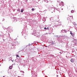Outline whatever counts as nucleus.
Here are the masks:
<instances>
[{"label":"nucleus","mask_w":77,"mask_h":77,"mask_svg":"<svg viewBox=\"0 0 77 77\" xmlns=\"http://www.w3.org/2000/svg\"><path fill=\"white\" fill-rule=\"evenodd\" d=\"M32 11H34V8H32Z\"/></svg>","instance_id":"nucleus-30"},{"label":"nucleus","mask_w":77,"mask_h":77,"mask_svg":"<svg viewBox=\"0 0 77 77\" xmlns=\"http://www.w3.org/2000/svg\"><path fill=\"white\" fill-rule=\"evenodd\" d=\"M0 35L1 36L3 37V41H5V39H3V35H1V34H0Z\"/></svg>","instance_id":"nucleus-17"},{"label":"nucleus","mask_w":77,"mask_h":77,"mask_svg":"<svg viewBox=\"0 0 77 77\" xmlns=\"http://www.w3.org/2000/svg\"><path fill=\"white\" fill-rule=\"evenodd\" d=\"M56 48V49H57V50H59L60 51H62V50L60 49L57 48Z\"/></svg>","instance_id":"nucleus-12"},{"label":"nucleus","mask_w":77,"mask_h":77,"mask_svg":"<svg viewBox=\"0 0 77 77\" xmlns=\"http://www.w3.org/2000/svg\"><path fill=\"white\" fill-rule=\"evenodd\" d=\"M60 3V6H64V3L63 2H61Z\"/></svg>","instance_id":"nucleus-4"},{"label":"nucleus","mask_w":77,"mask_h":77,"mask_svg":"<svg viewBox=\"0 0 77 77\" xmlns=\"http://www.w3.org/2000/svg\"><path fill=\"white\" fill-rule=\"evenodd\" d=\"M4 20H5V19H3L2 20V21H3Z\"/></svg>","instance_id":"nucleus-33"},{"label":"nucleus","mask_w":77,"mask_h":77,"mask_svg":"<svg viewBox=\"0 0 77 77\" xmlns=\"http://www.w3.org/2000/svg\"><path fill=\"white\" fill-rule=\"evenodd\" d=\"M72 31H70V34L71 35H72V36H73V37H74V35H75L74 34V33H72Z\"/></svg>","instance_id":"nucleus-9"},{"label":"nucleus","mask_w":77,"mask_h":77,"mask_svg":"<svg viewBox=\"0 0 77 77\" xmlns=\"http://www.w3.org/2000/svg\"><path fill=\"white\" fill-rule=\"evenodd\" d=\"M3 28L4 30H6V29L8 31H9V32H11L13 31V29H12V28L11 26H9L7 28H6L5 27H3Z\"/></svg>","instance_id":"nucleus-2"},{"label":"nucleus","mask_w":77,"mask_h":77,"mask_svg":"<svg viewBox=\"0 0 77 77\" xmlns=\"http://www.w3.org/2000/svg\"><path fill=\"white\" fill-rule=\"evenodd\" d=\"M5 11H3L1 13V15H2V17H3L4 16V15H5Z\"/></svg>","instance_id":"nucleus-11"},{"label":"nucleus","mask_w":77,"mask_h":77,"mask_svg":"<svg viewBox=\"0 0 77 77\" xmlns=\"http://www.w3.org/2000/svg\"><path fill=\"white\" fill-rule=\"evenodd\" d=\"M72 18H73V17L72 16Z\"/></svg>","instance_id":"nucleus-47"},{"label":"nucleus","mask_w":77,"mask_h":77,"mask_svg":"<svg viewBox=\"0 0 77 77\" xmlns=\"http://www.w3.org/2000/svg\"><path fill=\"white\" fill-rule=\"evenodd\" d=\"M13 60H12V62H14V61H13Z\"/></svg>","instance_id":"nucleus-44"},{"label":"nucleus","mask_w":77,"mask_h":77,"mask_svg":"<svg viewBox=\"0 0 77 77\" xmlns=\"http://www.w3.org/2000/svg\"><path fill=\"white\" fill-rule=\"evenodd\" d=\"M51 42V44L52 45H53V44H54V42H53V41H52Z\"/></svg>","instance_id":"nucleus-21"},{"label":"nucleus","mask_w":77,"mask_h":77,"mask_svg":"<svg viewBox=\"0 0 77 77\" xmlns=\"http://www.w3.org/2000/svg\"><path fill=\"white\" fill-rule=\"evenodd\" d=\"M60 25H59V24H58V25H56V24H55L54 25V27H57L58 26H60Z\"/></svg>","instance_id":"nucleus-13"},{"label":"nucleus","mask_w":77,"mask_h":77,"mask_svg":"<svg viewBox=\"0 0 77 77\" xmlns=\"http://www.w3.org/2000/svg\"><path fill=\"white\" fill-rule=\"evenodd\" d=\"M66 57H67V56H66Z\"/></svg>","instance_id":"nucleus-42"},{"label":"nucleus","mask_w":77,"mask_h":77,"mask_svg":"<svg viewBox=\"0 0 77 77\" xmlns=\"http://www.w3.org/2000/svg\"><path fill=\"white\" fill-rule=\"evenodd\" d=\"M26 30H24L22 32V35H24L25 34H26Z\"/></svg>","instance_id":"nucleus-5"},{"label":"nucleus","mask_w":77,"mask_h":77,"mask_svg":"<svg viewBox=\"0 0 77 77\" xmlns=\"http://www.w3.org/2000/svg\"><path fill=\"white\" fill-rule=\"evenodd\" d=\"M18 77H20V76H18Z\"/></svg>","instance_id":"nucleus-46"},{"label":"nucleus","mask_w":77,"mask_h":77,"mask_svg":"<svg viewBox=\"0 0 77 77\" xmlns=\"http://www.w3.org/2000/svg\"><path fill=\"white\" fill-rule=\"evenodd\" d=\"M30 54H28V58H29V57H30Z\"/></svg>","instance_id":"nucleus-23"},{"label":"nucleus","mask_w":77,"mask_h":77,"mask_svg":"<svg viewBox=\"0 0 77 77\" xmlns=\"http://www.w3.org/2000/svg\"><path fill=\"white\" fill-rule=\"evenodd\" d=\"M3 77H5V76H3Z\"/></svg>","instance_id":"nucleus-43"},{"label":"nucleus","mask_w":77,"mask_h":77,"mask_svg":"<svg viewBox=\"0 0 77 77\" xmlns=\"http://www.w3.org/2000/svg\"><path fill=\"white\" fill-rule=\"evenodd\" d=\"M63 36H59L57 39V41H60V38H63Z\"/></svg>","instance_id":"nucleus-8"},{"label":"nucleus","mask_w":77,"mask_h":77,"mask_svg":"<svg viewBox=\"0 0 77 77\" xmlns=\"http://www.w3.org/2000/svg\"><path fill=\"white\" fill-rule=\"evenodd\" d=\"M57 77H59V75H57Z\"/></svg>","instance_id":"nucleus-36"},{"label":"nucleus","mask_w":77,"mask_h":77,"mask_svg":"<svg viewBox=\"0 0 77 77\" xmlns=\"http://www.w3.org/2000/svg\"><path fill=\"white\" fill-rule=\"evenodd\" d=\"M60 10L61 9V10L62 11V10H63V8H60Z\"/></svg>","instance_id":"nucleus-32"},{"label":"nucleus","mask_w":77,"mask_h":77,"mask_svg":"<svg viewBox=\"0 0 77 77\" xmlns=\"http://www.w3.org/2000/svg\"><path fill=\"white\" fill-rule=\"evenodd\" d=\"M73 25H75V26H76V25H77V24H76V23H75V22H74L73 23Z\"/></svg>","instance_id":"nucleus-16"},{"label":"nucleus","mask_w":77,"mask_h":77,"mask_svg":"<svg viewBox=\"0 0 77 77\" xmlns=\"http://www.w3.org/2000/svg\"><path fill=\"white\" fill-rule=\"evenodd\" d=\"M74 56L75 57V55H74Z\"/></svg>","instance_id":"nucleus-41"},{"label":"nucleus","mask_w":77,"mask_h":77,"mask_svg":"<svg viewBox=\"0 0 77 77\" xmlns=\"http://www.w3.org/2000/svg\"><path fill=\"white\" fill-rule=\"evenodd\" d=\"M20 72H23V73H24V71H20Z\"/></svg>","instance_id":"nucleus-29"},{"label":"nucleus","mask_w":77,"mask_h":77,"mask_svg":"<svg viewBox=\"0 0 77 77\" xmlns=\"http://www.w3.org/2000/svg\"><path fill=\"white\" fill-rule=\"evenodd\" d=\"M70 62H71L72 63H74V59H71L70 60Z\"/></svg>","instance_id":"nucleus-10"},{"label":"nucleus","mask_w":77,"mask_h":77,"mask_svg":"<svg viewBox=\"0 0 77 77\" xmlns=\"http://www.w3.org/2000/svg\"><path fill=\"white\" fill-rule=\"evenodd\" d=\"M49 27H47L46 28V29H47V30H49L50 29H49Z\"/></svg>","instance_id":"nucleus-26"},{"label":"nucleus","mask_w":77,"mask_h":77,"mask_svg":"<svg viewBox=\"0 0 77 77\" xmlns=\"http://www.w3.org/2000/svg\"><path fill=\"white\" fill-rule=\"evenodd\" d=\"M74 11L73 10H72L71 11V13H74Z\"/></svg>","instance_id":"nucleus-18"},{"label":"nucleus","mask_w":77,"mask_h":77,"mask_svg":"<svg viewBox=\"0 0 77 77\" xmlns=\"http://www.w3.org/2000/svg\"><path fill=\"white\" fill-rule=\"evenodd\" d=\"M1 33H2V32H1Z\"/></svg>","instance_id":"nucleus-50"},{"label":"nucleus","mask_w":77,"mask_h":77,"mask_svg":"<svg viewBox=\"0 0 77 77\" xmlns=\"http://www.w3.org/2000/svg\"><path fill=\"white\" fill-rule=\"evenodd\" d=\"M48 33H46V34H47Z\"/></svg>","instance_id":"nucleus-49"},{"label":"nucleus","mask_w":77,"mask_h":77,"mask_svg":"<svg viewBox=\"0 0 77 77\" xmlns=\"http://www.w3.org/2000/svg\"><path fill=\"white\" fill-rule=\"evenodd\" d=\"M23 11H24V10L22 9L21 10V12H23Z\"/></svg>","instance_id":"nucleus-25"},{"label":"nucleus","mask_w":77,"mask_h":77,"mask_svg":"<svg viewBox=\"0 0 77 77\" xmlns=\"http://www.w3.org/2000/svg\"><path fill=\"white\" fill-rule=\"evenodd\" d=\"M75 29H76V30H77V27H75Z\"/></svg>","instance_id":"nucleus-31"},{"label":"nucleus","mask_w":77,"mask_h":77,"mask_svg":"<svg viewBox=\"0 0 77 77\" xmlns=\"http://www.w3.org/2000/svg\"><path fill=\"white\" fill-rule=\"evenodd\" d=\"M23 75H24V74H23Z\"/></svg>","instance_id":"nucleus-48"},{"label":"nucleus","mask_w":77,"mask_h":77,"mask_svg":"<svg viewBox=\"0 0 77 77\" xmlns=\"http://www.w3.org/2000/svg\"><path fill=\"white\" fill-rule=\"evenodd\" d=\"M44 29H47V28H46V27H45L44 28Z\"/></svg>","instance_id":"nucleus-34"},{"label":"nucleus","mask_w":77,"mask_h":77,"mask_svg":"<svg viewBox=\"0 0 77 77\" xmlns=\"http://www.w3.org/2000/svg\"><path fill=\"white\" fill-rule=\"evenodd\" d=\"M18 44V42H14L12 43L11 44V45L13 46V47H14V46H16Z\"/></svg>","instance_id":"nucleus-3"},{"label":"nucleus","mask_w":77,"mask_h":77,"mask_svg":"<svg viewBox=\"0 0 77 77\" xmlns=\"http://www.w3.org/2000/svg\"><path fill=\"white\" fill-rule=\"evenodd\" d=\"M16 39H14V40H16Z\"/></svg>","instance_id":"nucleus-45"},{"label":"nucleus","mask_w":77,"mask_h":77,"mask_svg":"<svg viewBox=\"0 0 77 77\" xmlns=\"http://www.w3.org/2000/svg\"><path fill=\"white\" fill-rule=\"evenodd\" d=\"M13 19L14 22H16L17 21V18L15 17H13Z\"/></svg>","instance_id":"nucleus-6"},{"label":"nucleus","mask_w":77,"mask_h":77,"mask_svg":"<svg viewBox=\"0 0 77 77\" xmlns=\"http://www.w3.org/2000/svg\"><path fill=\"white\" fill-rule=\"evenodd\" d=\"M51 57H54V55H51Z\"/></svg>","instance_id":"nucleus-22"},{"label":"nucleus","mask_w":77,"mask_h":77,"mask_svg":"<svg viewBox=\"0 0 77 77\" xmlns=\"http://www.w3.org/2000/svg\"><path fill=\"white\" fill-rule=\"evenodd\" d=\"M40 0H38V1H40Z\"/></svg>","instance_id":"nucleus-40"},{"label":"nucleus","mask_w":77,"mask_h":77,"mask_svg":"<svg viewBox=\"0 0 77 77\" xmlns=\"http://www.w3.org/2000/svg\"><path fill=\"white\" fill-rule=\"evenodd\" d=\"M57 3L58 2V3H60V0L57 1Z\"/></svg>","instance_id":"nucleus-28"},{"label":"nucleus","mask_w":77,"mask_h":77,"mask_svg":"<svg viewBox=\"0 0 77 77\" xmlns=\"http://www.w3.org/2000/svg\"><path fill=\"white\" fill-rule=\"evenodd\" d=\"M45 7L46 8H48V10L50 11H53L52 12V13L54 12H55V9L57 11H58L59 12V13L60 12V9L58 8H57L56 7H54L53 8V5H45Z\"/></svg>","instance_id":"nucleus-1"},{"label":"nucleus","mask_w":77,"mask_h":77,"mask_svg":"<svg viewBox=\"0 0 77 77\" xmlns=\"http://www.w3.org/2000/svg\"><path fill=\"white\" fill-rule=\"evenodd\" d=\"M56 36H57V38H58V37H59V36L58 35H56Z\"/></svg>","instance_id":"nucleus-35"},{"label":"nucleus","mask_w":77,"mask_h":77,"mask_svg":"<svg viewBox=\"0 0 77 77\" xmlns=\"http://www.w3.org/2000/svg\"><path fill=\"white\" fill-rule=\"evenodd\" d=\"M69 72H68V74H69Z\"/></svg>","instance_id":"nucleus-38"},{"label":"nucleus","mask_w":77,"mask_h":77,"mask_svg":"<svg viewBox=\"0 0 77 77\" xmlns=\"http://www.w3.org/2000/svg\"><path fill=\"white\" fill-rule=\"evenodd\" d=\"M42 21H45L46 20L45 18H43L42 19Z\"/></svg>","instance_id":"nucleus-15"},{"label":"nucleus","mask_w":77,"mask_h":77,"mask_svg":"<svg viewBox=\"0 0 77 77\" xmlns=\"http://www.w3.org/2000/svg\"><path fill=\"white\" fill-rule=\"evenodd\" d=\"M31 44H30V43H29V45H31Z\"/></svg>","instance_id":"nucleus-37"},{"label":"nucleus","mask_w":77,"mask_h":77,"mask_svg":"<svg viewBox=\"0 0 77 77\" xmlns=\"http://www.w3.org/2000/svg\"><path fill=\"white\" fill-rule=\"evenodd\" d=\"M17 11H18V12H20V10L19 9H18L17 10Z\"/></svg>","instance_id":"nucleus-24"},{"label":"nucleus","mask_w":77,"mask_h":77,"mask_svg":"<svg viewBox=\"0 0 77 77\" xmlns=\"http://www.w3.org/2000/svg\"><path fill=\"white\" fill-rule=\"evenodd\" d=\"M61 52H60V54H62L63 53V50H62V51H61Z\"/></svg>","instance_id":"nucleus-19"},{"label":"nucleus","mask_w":77,"mask_h":77,"mask_svg":"<svg viewBox=\"0 0 77 77\" xmlns=\"http://www.w3.org/2000/svg\"><path fill=\"white\" fill-rule=\"evenodd\" d=\"M61 32L62 33H66V31L65 29H62L61 30Z\"/></svg>","instance_id":"nucleus-7"},{"label":"nucleus","mask_w":77,"mask_h":77,"mask_svg":"<svg viewBox=\"0 0 77 77\" xmlns=\"http://www.w3.org/2000/svg\"><path fill=\"white\" fill-rule=\"evenodd\" d=\"M33 33L34 34H36V31H33Z\"/></svg>","instance_id":"nucleus-20"},{"label":"nucleus","mask_w":77,"mask_h":77,"mask_svg":"<svg viewBox=\"0 0 77 77\" xmlns=\"http://www.w3.org/2000/svg\"><path fill=\"white\" fill-rule=\"evenodd\" d=\"M50 1V0H49Z\"/></svg>","instance_id":"nucleus-51"},{"label":"nucleus","mask_w":77,"mask_h":77,"mask_svg":"<svg viewBox=\"0 0 77 77\" xmlns=\"http://www.w3.org/2000/svg\"><path fill=\"white\" fill-rule=\"evenodd\" d=\"M19 57V56L18 55H16V57Z\"/></svg>","instance_id":"nucleus-27"},{"label":"nucleus","mask_w":77,"mask_h":77,"mask_svg":"<svg viewBox=\"0 0 77 77\" xmlns=\"http://www.w3.org/2000/svg\"><path fill=\"white\" fill-rule=\"evenodd\" d=\"M9 68L10 69H12V66H10L9 67Z\"/></svg>","instance_id":"nucleus-14"},{"label":"nucleus","mask_w":77,"mask_h":77,"mask_svg":"<svg viewBox=\"0 0 77 77\" xmlns=\"http://www.w3.org/2000/svg\"><path fill=\"white\" fill-rule=\"evenodd\" d=\"M47 11V10H45L44 11Z\"/></svg>","instance_id":"nucleus-39"}]
</instances>
